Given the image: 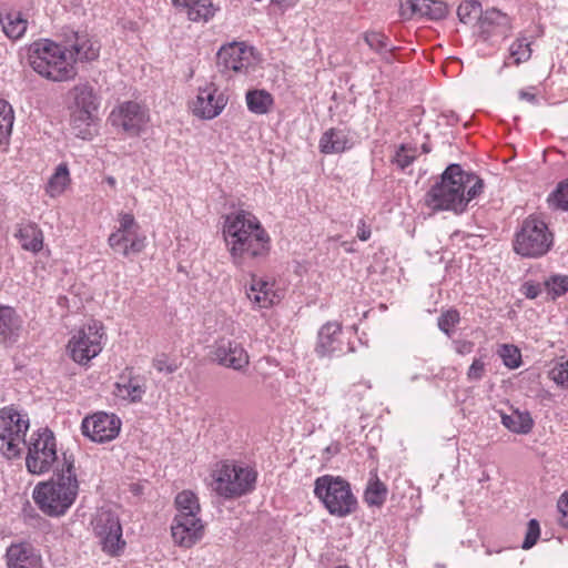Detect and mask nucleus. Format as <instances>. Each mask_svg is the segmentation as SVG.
I'll use <instances>...</instances> for the list:
<instances>
[{"label": "nucleus", "instance_id": "1", "mask_svg": "<svg viewBox=\"0 0 568 568\" xmlns=\"http://www.w3.org/2000/svg\"><path fill=\"white\" fill-rule=\"evenodd\" d=\"M222 235L230 258L237 267L263 261L271 253V235L250 211L239 210L227 214Z\"/></svg>", "mask_w": 568, "mask_h": 568}, {"label": "nucleus", "instance_id": "2", "mask_svg": "<svg viewBox=\"0 0 568 568\" xmlns=\"http://www.w3.org/2000/svg\"><path fill=\"white\" fill-rule=\"evenodd\" d=\"M483 189L481 179L464 171L458 164H450L440 180L427 191L424 202L433 211L463 212Z\"/></svg>", "mask_w": 568, "mask_h": 568}, {"label": "nucleus", "instance_id": "3", "mask_svg": "<svg viewBox=\"0 0 568 568\" xmlns=\"http://www.w3.org/2000/svg\"><path fill=\"white\" fill-rule=\"evenodd\" d=\"M78 494L79 480L74 460L63 454V463L54 476L34 487L33 500L44 515L60 517L71 508Z\"/></svg>", "mask_w": 568, "mask_h": 568}, {"label": "nucleus", "instance_id": "4", "mask_svg": "<svg viewBox=\"0 0 568 568\" xmlns=\"http://www.w3.org/2000/svg\"><path fill=\"white\" fill-rule=\"evenodd\" d=\"M28 61L32 70L52 82H65L75 78L74 61L68 48L50 39H39L29 47Z\"/></svg>", "mask_w": 568, "mask_h": 568}, {"label": "nucleus", "instance_id": "5", "mask_svg": "<svg viewBox=\"0 0 568 568\" xmlns=\"http://www.w3.org/2000/svg\"><path fill=\"white\" fill-rule=\"evenodd\" d=\"M554 245V234L546 221L537 214L523 220L514 234L513 250L524 258L545 256Z\"/></svg>", "mask_w": 568, "mask_h": 568}, {"label": "nucleus", "instance_id": "6", "mask_svg": "<svg viewBox=\"0 0 568 568\" xmlns=\"http://www.w3.org/2000/svg\"><path fill=\"white\" fill-rule=\"evenodd\" d=\"M256 476V471L248 466L222 460L216 463L212 470V486L221 497L239 498L254 489Z\"/></svg>", "mask_w": 568, "mask_h": 568}, {"label": "nucleus", "instance_id": "7", "mask_svg": "<svg viewBox=\"0 0 568 568\" xmlns=\"http://www.w3.org/2000/svg\"><path fill=\"white\" fill-rule=\"evenodd\" d=\"M314 495L326 510L336 517H346L357 508V498L351 484L341 476L323 475L315 479Z\"/></svg>", "mask_w": 568, "mask_h": 568}, {"label": "nucleus", "instance_id": "8", "mask_svg": "<svg viewBox=\"0 0 568 568\" xmlns=\"http://www.w3.org/2000/svg\"><path fill=\"white\" fill-rule=\"evenodd\" d=\"M105 341V326L102 322L92 320L71 334L67 353L74 363L87 366L102 352Z\"/></svg>", "mask_w": 568, "mask_h": 568}, {"label": "nucleus", "instance_id": "9", "mask_svg": "<svg viewBox=\"0 0 568 568\" xmlns=\"http://www.w3.org/2000/svg\"><path fill=\"white\" fill-rule=\"evenodd\" d=\"M29 428L28 414L13 405L0 408V450L8 459L20 456Z\"/></svg>", "mask_w": 568, "mask_h": 568}, {"label": "nucleus", "instance_id": "10", "mask_svg": "<svg viewBox=\"0 0 568 568\" xmlns=\"http://www.w3.org/2000/svg\"><path fill=\"white\" fill-rule=\"evenodd\" d=\"M58 459L54 434L48 429L34 432L28 443L26 466L29 473L42 475L48 473Z\"/></svg>", "mask_w": 568, "mask_h": 568}, {"label": "nucleus", "instance_id": "11", "mask_svg": "<svg viewBox=\"0 0 568 568\" xmlns=\"http://www.w3.org/2000/svg\"><path fill=\"white\" fill-rule=\"evenodd\" d=\"M92 528L105 554L114 557L123 552L126 542L118 515L111 510L100 509L92 520Z\"/></svg>", "mask_w": 568, "mask_h": 568}, {"label": "nucleus", "instance_id": "12", "mask_svg": "<svg viewBox=\"0 0 568 568\" xmlns=\"http://www.w3.org/2000/svg\"><path fill=\"white\" fill-rule=\"evenodd\" d=\"M227 97L213 82L199 87L195 97L190 101L191 113L201 120H213L227 105Z\"/></svg>", "mask_w": 568, "mask_h": 568}, {"label": "nucleus", "instance_id": "13", "mask_svg": "<svg viewBox=\"0 0 568 568\" xmlns=\"http://www.w3.org/2000/svg\"><path fill=\"white\" fill-rule=\"evenodd\" d=\"M110 121L130 136H138L146 129L150 114L144 105L135 101H126L112 110Z\"/></svg>", "mask_w": 568, "mask_h": 568}, {"label": "nucleus", "instance_id": "14", "mask_svg": "<svg viewBox=\"0 0 568 568\" xmlns=\"http://www.w3.org/2000/svg\"><path fill=\"white\" fill-rule=\"evenodd\" d=\"M121 425V419L115 414L97 412L82 419L81 432L92 442L108 443L118 437Z\"/></svg>", "mask_w": 568, "mask_h": 568}, {"label": "nucleus", "instance_id": "15", "mask_svg": "<svg viewBox=\"0 0 568 568\" xmlns=\"http://www.w3.org/2000/svg\"><path fill=\"white\" fill-rule=\"evenodd\" d=\"M211 357L219 365L234 371H244L250 364V355L244 346L229 337H219L211 351Z\"/></svg>", "mask_w": 568, "mask_h": 568}, {"label": "nucleus", "instance_id": "16", "mask_svg": "<svg viewBox=\"0 0 568 568\" xmlns=\"http://www.w3.org/2000/svg\"><path fill=\"white\" fill-rule=\"evenodd\" d=\"M205 525L200 516L175 515L171 525V536L174 544L190 549L202 540Z\"/></svg>", "mask_w": 568, "mask_h": 568}, {"label": "nucleus", "instance_id": "17", "mask_svg": "<svg viewBox=\"0 0 568 568\" xmlns=\"http://www.w3.org/2000/svg\"><path fill=\"white\" fill-rule=\"evenodd\" d=\"M247 297L258 308H268L281 302L283 291L274 280L253 275L247 290Z\"/></svg>", "mask_w": 568, "mask_h": 568}, {"label": "nucleus", "instance_id": "18", "mask_svg": "<svg viewBox=\"0 0 568 568\" xmlns=\"http://www.w3.org/2000/svg\"><path fill=\"white\" fill-rule=\"evenodd\" d=\"M252 55V49L245 42L234 41L221 47L217 52V64L224 71L244 72L251 64Z\"/></svg>", "mask_w": 568, "mask_h": 568}, {"label": "nucleus", "instance_id": "19", "mask_svg": "<svg viewBox=\"0 0 568 568\" xmlns=\"http://www.w3.org/2000/svg\"><path fill=\"white\" fill-rule=\"evenodd\" d=\"M146 392L145 377L135 374L132 367H126L120 374L114 385V395L126 403H139Z\"/></svg>", "mask_w": 568, "mask_h": 568}, {"label": "nucleus", "instance_id": "20", "mask_svg": "<svg viewBox=\"0 0 568 568\" xmlns=\"http://www.w3.org/2000/svg\"><path fill=\"white\" fill-rule=\"evenodd\" d=\"M68 55L73 59L74 65L78 62H92L100 57L101 44L98 39L88 32H74L68 38Z\"/></svg>", "mask_w": 568, "mask_h": 568}, {"label": "nucleus", "instance_id": "21", "mask_svg": "<svg viewBox=\"0 0 568 568\" xmlns=\"http://www.w3.org/2000/svg\"><path fill=\"white\" fill-rule=\"evenodd\" d=\"M346 351L343 342L342 325L328 322L318 332L315 352L321 357L338 356Z\"/></svg>", "mask_w": 568, "mask_h": 568}, {"label": "nucleus", "instance_id": "22", "mask_svg": "<svg viewBox=\"0 0 568 568\" xmlns=\"http://www.w3.org/2000/svg\"><path fill=\"white\" fill-rule=\"evenodd\" d=\"M4 560L7 568H44L41 554L29 542L11 544Z\"/></svg>", "mask_w": 568, "mask_h": 568}, {"label": "nucleus", "instance_id": "23", "mask_svg": "<svg viewBox=\"0 0 568 568\" xmlns=\"http://www.w3.org/2000/svg\"><path fill=\"white\" fill-rule=\"evenodd\" d=\"M447 13V4L439 0H400V14L406 19L418 16L429 20H440Z\"/></svg>", "mask_w": 568, "mask_h": 568}, {"label": "nucleus", "instance_id": "24", "mask_svg": "<svg viewBox=\"0 0 568 568\" xmlns=\"http://www.w3.org/2000/svg\"><path fill=\"white\" fill-rule=\"evenodd\" d=\"M478 28L485 40L506 37L511 30V19L498 9H487L479 18Z\"/></svg>", "mask_w": 568, "mask_h": 568}, {"label": "nucleus", "instance_id": "25", "mask_svg": "<svg viewBox=\"0 0 568 568\" xmlns=\"http://www.w3.org/2000/svg\"><path fill=\"white\" fill-rule=\"evenodd\" d=\"M172 6L192 22H207L219 10L212 0H172Z\"/></svg>", "mask_w": 568, "mask_h": 568}, {"label": "nucleus", "instance_id": "26", "mask_svg": "<svg viewBox=\"0 0 568 568\" xmlns=\"http://www.w3.org/2000/svg\"><path fill=\"white\" fill-rule=\"evenodd\" d=\"M108 244L114 252H120L124 257L133 254H140L146 246V236L140 231L130 233H111L108 237Z\"/></svg>", "mask_w": 568, "mask_h": 568}, {"label": "nucleus", "instance_id": "27", "mask_svg": "<svg viewBox=\"0 0 568 568\" xmlns=\"http://www.w3.org/2000/svg\"><path fill=\"white\" fill-rule=\"evenodd\" d=\"M318 148L323 154L345 152L352 148L348 131L337 128L326 130L320 139Z\"/></svg>", "mask_w": 568, "mask_h": 568}, {"label": "nucleus", "instance_id": "28", "mask_svg": "<svg viewBox=\"0 0 568 568\" xmlns=\"http://www.w3.org/2000/svg\"><path fill=\"white\" fill-rule=\"evenodd\" d=\"M22 329V320L14 308L6 305L0 306V343L8 344L17 342Z\"/></svg>", "mask_w": 568, "mask_h": 568}, {"label": "nucleus", "instance_id": "29", "mask_svg": "<svg viewBox=\"0 0 568 568\" xmlns=\"http://www.w3.org/2000/svg\"><path fill=\"white\" fill-rule=\"evenodd\" d=\"M16 237L18 239L22 250L33 254L39 253L43 248L44 235L38 224L33 222L20 224Z\"/></svg>", "mask_w": 568, "mask_h": 568}, {"label": "nucleus", "instance_id": "30", "mask_svg": "<svg viewBox=\"0 0 568 568\" xmlns=\"http://www.w3.org/2000/svg\"><path fill=\"white\" fill-rule=\"evenodd\" d=\"M0 24L6 37L17 41L26 34L29 22L21 11L9 10L0 14Z\"/></svg>", "mask_w": 568, "mask_h": 568}, {"label": "nucleus", "instance_id": "31", "mask_svg": "<svg viewBox=\"0 0 568 568\" xmlns=\"http://www.w3.org/2000/svg\"><path fill=\"white\" fill-rule=\"evenodd\" d=\"M72 179L68 163H60L48 179L44 191L45 194L51 199H57L64 194V192L71 186Z\"/></svg>", "mask_w": 568, "mask_h": 568}, {"label": "nucleus", "instance_id": "32", "mask_svg": "<svg viewBox=\"0 0 568 568\" xmlns=\"http://www.w3.org/2000/svg\"><path fill=\"white\" fill-rule=\"evenodd\" d=\"M501 424L511 433L526 435L535 423L529 412L514 409L510 414H501Z\"/></svg>", "mask_w": 568, "mask_h": 568}, {"label": "nucleus", "instance_id": "33", "mask_svg": "<svg viewBox=\"0 0 568 568\" xmlns=\"http://www.w3.org/2000/svg\"><path fill=\"white\" fill-rule=\"evenodd\" d=\"M245 101L248 111L258 115L268 113L274 105L273 95L264 89L248 90Z\"/></svg>", "mask_w": 568, "mask_h": 568}, {"label": "nucleus", "instance_id": "34", "mask_svg": "<svg viewBox=\"0 0 568 568\" xmlns=\"http://www.w3.org/2000/svg\"><path fill=\"white\" fill-rule=\"evenodd\" d=\"M74 109L84 110V113L98 110L97 95L89 84H80L73 88Z\"/></svg>", "mask_w": 568, "mask_h": 568}, {"label": "nucleus", "instance_id": "35", "mask_svg": "<svg viewBox=\"0 0 568 568\" xmlns=\"http://www.w3.org/2000/svg\"><path fill=\"white\" fill-rule=\"evenodd\" d=\"M388 489L386 485L379 480L377 475H374L367 484L364 493V500L368 506L381 507L386 500Z\"/></svg>", "mask_w": 568, "mask_h": 568}, {"label": "nucleus", "instance_id": "36", "mask_svg": "<svg viewBox=\"0 0 568 568\" xmlns=\"http://www.w3.org/2000/svg\"><path fill=\"white\" fill-rule=\"evenodd\" d=\"M176 514L183 516H199L201 506L197 496L191 490H182L175 497Z\"/></svg>", "mask_w": 568, "mask_h": 568}, {"label": "nucleus", "instance_id": "37", "mask_svg": "<svg viewBox=\"0 0 568 568\" xmlns=\"http://www.w3.org/2000/svg\"><path fill=\"white\" fill-rule=\"evenodd\" d=\"M14 123V110L4 99L0 98V146L8 142Z\"/></svg>", "mask_w": 568, "mask_h": 568}, {"label": "nucleus", "instance_id": "38", "mask_svg": "<svg viewBox=\"0 0 568 568\" xmlns=\"http://www.w3.org/2000/svg\"><path fill=\"white\" fill-rule=\"evenodd\" d=\"M94 112L89 114L84 113V110L74 109L71 115V123L75 135L82 139H87L91 133L89 126L93 122Z\"/></svg>", "mask_w": 568, "mask_h": 568}, {"label": "nucleus", "instance_id": "39", "mask_svg": "<svg viewBox=\"0 0 568 568\" xmlns=\"http://www.w3.org/2000/svg\"><path fill=\"white\" fill-rule=\"evenodd\" d=\"M483 13L480 2L476 0H466L457 8V16L463 23H471L475 20L479 21Z\"/></svg>", "mask_w": 568, "mask_h": 568}, {"label": "nucleus", "instance_id": "40", "mask_svg": "<svg viewBox=\"0 0 568 568\" xmlns=\"http://www.w3.org/2000/svg\"><path fill=\"white\" fill-rule=\"evenodd\" d=\"M531 57L530 43L526 38L516 39L509 48V59L513 60L514 64L518 65L526 62Z\"/></svg>", "mask_w": 568, "mask_h": 568}, {"label": "nucleus", "instance_id": "41", "mask_svg": "<svg viewBox=\"0 0 568 568\" xmlns=\"http://www.w3.org/2000/svg\"><path fill=\"white\" fill-rule=\"evenodd\" d=\"M545 287L552 298H557L568 292V275L555 274L545 281Z\"/></svg>", "mask_w": 568, "mask_h": 568}, {"label": "nucleus", "instance_id": "42", "mask_svg": "<svg viewBox=\"0 0 568 568\" xmlns=\"http://www.w3.org/2000/svg\"><path fill=\"white\" fill-rule=\"evenodd\" d=\"M498 355L501 357L503 363L508 368H517L521 364V354L518 347L510 344H503L498 348Z\"/></svg>", "mask_w": 568, "mask_h": 568}, {"label": "nucleus", "instance_id": "43", "mask_svg": "<svg viewBox=\"0 0 568 568\" xmlns=\"http://www.w3.org/2000/svg\"><path fill=\"white\" fill-rule=\"evenodd\" d=\"M547 201L552 209L568 211V181L559 183Z\"/></svg>", "mask_w": 568, "mask_h": 568}, {"label": "nucleus", "instance_id": "44", "mask_svg": "<svg viewBox=\"0 0 568 568\" xmlns=\"http://www.w3.org/2000/svg\"><path fill=\"white\" fill-rule=\"evenodd\" d=\"M417 158V149L412 145L402 144L396 151L393 163H395L400 170L409 166Z\"/></svg>", "mask_w": 568, "mask_h": 568}, {"label": "nucleus", "instance_id": "45", "mask_svg": "<svg viewBox=\"0 0 568 568\" xmlns=\"http://www.w3.org/2000/svg\"><path fill=\"white\" fill-rule=\"evenodd\" d=\"M366 44L376 53L386 51L388 45V39L383 32L378 31H366L363 34Z\"/></svg>", "mask_w": 568, "mask_h": 568}, {"label": "nucleus", "instance_id": "46", "mask_svg": "<svg viewBox=\"0 0 568 568\" xmlns=\"http://www.w3.org/2000/svg\"><path fill=\"white\" fill-rule=\"evenodd\" d=\"M116 221L118 226L112 233H130L131 231H140L139 223L130 212H119Z\"/></svg>", "mask_w": 568, "mask_h": 568}, {"label": "nucleus", "instance_id": "47", "mask_svg": "<svg viewBox=\"0 0 568 568\" xmlns=\"http://www.w3.org/2000/svg\"><path fill=\"white\" fill-rule=\"evenodd\" d=\"M460 316L459 312L455 308H450L446 312H443L438 318V327L442 332L447 335H450L455 326L459 323Z\"/></svg>", "mask_w": 568, "mask_h": 568}, {"label": "nucleus", "instance_id": "48", "mask_svg": "<svg viewBox=\"0 0 568 568\" xmlns=\"http://www.w3.org/2000/svg\"><path fill=\"white\" fill-rule=\"evenodd\" d=\"M550 378L565 388H568V359L558 363L549 373Z\"/></svg>", "mask_w": 568, "mask_h": 568}, {"label": "nucleus", "instance_id": "49", "mask_svg": "<svg viewBox=\"0 0 568 568\" xmlns=\"http://www.w3.org/2000/svg\"><path fill=\"white\" fill-rule=\"evenodd\" d=\"M540 536V526L537 519H530L527 525L526 537L523 542L524 549H530L536 545Z\"/></svg>", "mask_w": 568, "mask_h": 568}, {"label": "nucleus", "instance_id": "50", "mask_svg": "<svg viewBox=\"0 0 568 568\" xmlns=\"http://www.w3.org/2000/svg\"><path fill=\"white\" fill-rule=\"evenodd\" d=\"M153 367L159 373L172 374L179 368V365L175 361H172L166 355L162 354L153 359Z\"/></svg>", "mask_w": 568, "mask_h": 568}, {"label": "nucleus", "instance_id": "51", "mask_svg": "<svg viewBox=\"0 0 568 568\" xmlns=\"http://www.w3.org/2000/svg\"><path fill=\"white\" fill-rule=\"evenodd\" d=\"M559 513L558 523L561 527L568 528V491L560 495L557 501Z\"/></svg>", "mask_w": 568, "mask_h": 568}, {"label": "nucleus", "instance_id": "52", "mask_svg": "<svg viewBox=\"0 0 568 568\" xmlns=\"http://www.w3.org/2000/svg\"><path fill=\"white\" fill-rule=\"evenodd\" d=\"M485 374V363L480 358H475L467 371L469 381H479Z\"/></svg>", "mask_w": 568, "mask_h": 568}, {"label": "nucleus", "instance_id": "53", "mask_svg": "<svg viewBox=\"0 0 568 568\" xmlns=\"http://www.w3.org/2000/svg\"><path fill=\"white\" fill-rule=\"evenodd\" d=\"M523 294L527 297V298H536L540 293H541V288H540V285L538 283H534V282H526L524 285H523Z\"/></svg>", "mask_w": 568, "mask_h": 568}, {"label": "nucleus", "instance_id": "54", "mask_svg": "<svg viewBox=\"0 0 568 568\" xmlns=\"http://www.w3.org/2000/svg\"><path fill=\"white\" fill-rule=\"evenodd\" d=\"M371 234H372V231H371L369 225H367L364 220H361L357 225V237L361 241L365 242V241L369 240Z\"/></svg>", "mask_w": 568, "mask_h": 568}, {"label": "nucleus", "instance_id": "55", "mask_svg": "<svg viewBox=\"0 0 568 568\" xmlns=\"http://www.w3.org/2000/svg\"><path fill=\"white\" fill-rule=\"evenodd\" d=\"M474 349V343L470 341H460L457 343L456 351L460 355H466L471 353Z\"/></svg>", "mask_w": 568, "mask_h": 568}, {"label": "nucleus", "instance_id": "56", "mask_svg": "<svg viewBox=\"0 0 568 568\" xmlns=\"http://www.w3.org/2000/svg\"><path fill=\"white\" fill-rule=\"evenodd\" d=\"M519 97H520V99L526 100V101H528L530 103H535L536 102V95L534 93L526 92V91H520Z\"/></svg>", "mask_w": 568, "mask_h": 568}, {"label": "nucleus", "instance_id": "57", "mask_svg": "<svg viewBox=\"0 0 568 568\" xmlns=\"http://www.w3.org/2000/svg\"><path fill=\"white\" fill-rule=\"evenodd\" d=\"M272 3L278 6L281 9H287L293 6L288 0H271Z\"/></svg>", "mask_w": 568, "mask_h": 568}, {"label": "nucleus", "instance_id": "58", "mask_svg": "<svg viewBox=\"0 0 568 568\" xmlns=\"http://www.w3.org/2000/svg\"><path fill=\"white\" fill-rule=\"evenodd\" d=\"M104 181H105V182H106V184H108L109 186H111L112 189H115V187H116V180H115V178H114V176L109 175V176H106V178L104 179Z\"/></svg>", "mask_w": 568, "mask_h": 568}, {"label": "nucleus", "instance_id": "59", "mask_svg": "<svg viewBox=\"0 0 568 568\" xmlns=\"http://www.w3.org/2000/svg\"><path fill=\"white\" fill-rule=\"evenodd\" d=\"M423 151H424V152H426V153H428V152H429V149L427 148V145H426V144H424V145H423Z\"/></svg>", "mask_w": 568, "mask_h": 568}, {"label": "nucleus", "instance_id": "60", "mask_svg": "<svg viewBox=\"0 0 568 568\" xmlns=\"http://www.w3.org/2000/svg\"><path fill=\"white\" fill-rule=\"evenodd\" d=\"M335 568H349L348 566H337Z\"/></svg>", "mask_w": 568, "mask_h": 568}]
</instances>
